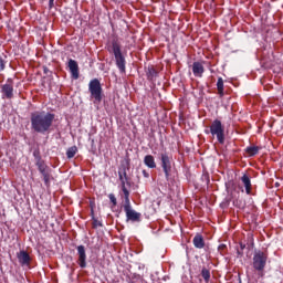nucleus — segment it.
I'll list each match as a JSON object with an SVG mask.
<instances>
[{"mask_svg": "<svg viewBox=\"0 0 283 283\" xmlns=\"http://www.w3.org/2000/svg\"><path fill=\"white\" fill-rule=\"evenodd\" d=\"M55 115L46 112L31 113V129L35 134H49L52 129Z\"/></svg>", "mask_w": 283, "mask_h": 283, "instance_id": "nucleus-1", "label": "nucleus"}, {"mask_svg": "<svg viewBox=\"0 0 283 283\" xmlns=\"http://www.w3.org/2000/svg\"><path fill=\"white\" fill-rule=\"evenodd\" d=\"M118 178L122 187V191L124 193V211L125 213H136L134 209H132V203L129 202V190L127 187H132V181H129V177L127 176V167L122 166L118 170Z\"/></svg>", "mask_w": 283, "mask_h": 283, "instance_id": "nucleus-2", "label": "nucleus"}, {"mask_svg": "<svg viewBox=\"0 0 283 283\" xmlns=\"http://www.w3.org/2000/svg\"><path fill=\"white\" fill-rule=\"evenodd\" d=\"M88 92L91 94V98H94V103H102L103 86L101 85V81L98 78L91 80L88 83Z\"/></svg>", "mask_w": 283, "mask_h": 283, "instance_id": "nucleus-3", "label": "nucleus"}, {"mask_svg": "<svg viewBox=\"0 0 283 283\" xmlns=\"http://www.w3.org/2000/svg\"><path fill=\"white\" fill-rule=\"evenodd\" d=\"M112 50L119 72H122V74H125V56L120 51V44H118L116 40L112 42Z\"/></svg>", "mask_w": 283, "mask_h": 283, "instance_id": "nucleus-4", "label": "nucleus"}, {"mask_svg": "<svg viewBox=\"0 0 283 283\" xmlns=\"http://www.w3.org/2000/svg\"><path fill=\"white\" fill-rule=\"evenodd\" d=\"M210 134L217 137L220 145H224V126L220 119H214L210 125Z\"/></svg>", "mask_w": 283, "mask_h": 283, "instance_id": "nucleus-5", "label": "nucleus"}, {"mask_svg": "<svg viewBox=\"0 0 283 283\" xmlns=\"http://www.w3.org/2000/svg\"><path fill=\"white\" fill-rule=\"evenodd\" d=\"M266 260H269V254H266V252L256 251L253 255V269L255 271H264V268L266 266Z\"/></svg>", "mask_w": 283, "mask_h": 283, "instance_id": "nucleus-6", "label": "nucleus"}, {"mask_svg": "<svg viewBox=\"0 0 283 283\" xmlns=\"http://www.w3.org/2000/svg\"><path fill=\"white\" fill-rule=\"evenodd\" d=\"M161 160V168L164 170L165 177L169 179V174H171V156L168 153H161L159 155Z\"/></svg>", "mask_w": 283, "mask_h": 283, "instance_id": "nucleus-7", "label": "nucleus"}, {"mask_svg": "<svg viewBox=\"0 0 283 283\" xmlns=\"http://www.w3.org/2000/svg\"><path fill=\"white\" fill-rule=\"evenodd\" d=\"M77 264L81 269H85L87 266V254L85 253V245L77 247Z\"/></svg>", "mask_w": 283, "mask_h": 283, "instance_id": "nucleus-8", "label": "nucleus"}, {"mask_svg": "<svg viewBox=\"0 0 283 283\" xmlns=\"http://www.w3.org/2000/svg\"><path fill=\"white\" fill-rule=\"evenodd\" d=\"M67 67L71 72L72 78L77 81V78H78V62H76L75 60L70 59Z\"/></svg>", "mask_w": 283, "mask_h": 283, "instance_id": "nucleus-9", "label": "nucleus"}, {"mask_svg": "<svg viewBox=\"0 0 283 283\" xmlns=\"http://www.w3.org/2000/svg\"><path fill=\"white\" fill-rule=\"evenodd\" d=\"M1 92L6 98H12L14 96V86H12V83H7L2 85Z\"/></svg>", "mask_w": 283, "mask_h": 283, "instance_id": "nucleus-10", "label": "nucleus"}, {"mask_svg": "<svg viewBox=\"0 0 283 283\" xmlns=\"http://www.w3.org/2000/svg\"><path fill=\"white\" fill-rule=\"evenodd\" d=\"M192 74L197 77H202V74H205V66L200 62H193L192 63Z\"/></svg>", "mask_w": 283, "mask_h": 283, "instance_id": "nucleus-11", "label": "nucleus"}, {"mask_svg": "<svg viewBox=\"0 0 283 283\" xmlns=\"http://www.w3.org/2000/svg\"><path fill=\"white\" fill-rule=\"evenodd\" d=\"M18 261L22 266H28L30 264V254L25 251H20L18 253Z\"/></svg>", "mask_w": 283, "mask_h": 283, "instance_id": "nucleus-12", "label": "nucleus"}, {"mask_svg": "<svg viewBox=\"0 0 283 283\" xmlns=\"http://www.w3.org/2000/svg\"><path fill=\"white\" fill-rule=\"evenodd\" d=\"M241 182L243 185V187H245V193L248 196H251V178H249V175L244 174L242 177H241Z\"/></svg>", "mask_w": 283, "mask_h": 283, "instance_id": "nucleus-13", "label": "nucleus"}, {"mask_svg": "<svg viewBox=\"0 0 283 283\" xmlns=\"http://www.w3.org/2000/svg\"><path fill=\"white\" fill-rule=\"evenodd\" d=\"M43 177L45 187H50V181L52 180V169L46 168L45 170L40 171Z\"/></svg>", "mask_w": 283, "mask_h": 283, "instance_id": "nucleus-14", "label": "nucleus"}, {"mask_svg": "<svg viewBox=\"0 0 283 283\" xmlns=\"http://www.w3.org/2000/svg\"><path fill=\"white\" fill-rule=\"evenodd\" d=\"M192 242L196 249H205V239L201 234H196Z\"/></svg>", "mask_w": 283, "mask_h": 283, "instance_id": "nucleus-15", "label": "nucleus"}, {"mask_svg": "<svg viewBox=\"0 0 283 283\" xmlns=\"http://www.w3.org/2000/svg\"><path fill=\"white\" fill-rule=\"evenodd\" d=\"M144 164L146 167L149 169H156V160L154 159V156L151 155H146L144 158Z\"/></svg>", "mask_w": 283, "mask_h": 283, "instance_id": "nucleus-16", "label": "nucleus"}, {"mask_svg": "<svg viewBox=\"0 0 283 283\" xmlns=\"http://www.w3.org/2000/svg\"><path fill=\"white\" fill-rule=\"evenodd\" d=\"M146 76H147L148 81H154L155 78H158V71H156V69H154V66H148V69L146 71Z\"/></svg>", "mask_w": 283, "mask_h": 283, "instance_id": "nucleus-17", "label": "nucleus"}, {"mask_svg": "<svg viewBox=\"0 0 283 283\" xmlns=\"http://www.w3.org/2000/svg\"><path fill=\"white\" fill-rule=\"evenodd\" d=\"M217 90H218L219 96L221 97L224 96V80H222V77L218 78Z\"/></svg>", "mask_w": 283, "mask_h": 283, "instance_id": "nucleus-18", "label": "nucleus"}, {"mask_svg": "<svg viewBox=\"0 0 283 283\" xmlns=\"http://www.w3.org/2000/svg\"><path fill=\"white\" fill-rule=\"evenodd\" d=\"M127 222H140V213H127Z\"/></svg>", "mask_w": 283, "mask_h": 283, "instance_id": "nucleus-19", "label": "nucleus"}, {"mask_svg": "<svg viewBox=\"0 0 283 283\" xmlns=\"http://www.w3.org/2000/svg\"><path fill=\"white\" fill-rule=\"evenodd\" d=\"M260 151V147L258 146H250L245 148V153L248 156H258V153Z\"/></svg>", "mask_w": 283, "mask_h": 283, "instance_id": "nucleus-20", "label": "nucleus"}, {"mask_svg": "<svg viewBox=\"0 0 283 283\" xmlns=\"http://www.w3.org/2000/svg\"><path fill=\"white\" fill-rule=\"evenodd\" d=\"M76 151H78V148L76 146H72L66 150L67 158H74L76 156Z\"/></svg>", "mask_w": 283, "mask_h": 283, "instance_id": "nucleus-21", "label": "nucleus"}, {"mask_svg": "<svg viewBox=\"0 0 283 283\" xmlns=\"http://www.w3.org/2000/svg\"><path fill=\"white\" fill-rule=\"evenodd\" d=\"M201 276L203 277L205 282H209L211 279V272L207 268H203L201 270Z\"/></svg>", "mask_w": 283, "mask_h": 283, "instance_id": "nucleus-22", "label": "nucleus"}, {"mask_svg": "<svg viewBox=\"0 0 283 283\" xmlns=\"http://www.w3.org/2000/svg\"><path fill=\"white\" fill-rule=\"evenodd\" d=\"M35 165H36V167H38V169H39L40 172H41V171H45V169H49V168H50V167L45 164L44 160H42V161H36Z\"/></svg>", "mask_w": 283, "mask_h": 283, "instance_id": "nucleus-23", "label": "nucleus"}, {"mask_svg": "<svg viewBox=\"0 0 283 283\" xmlns=\"http://www.w3.org/2000/svg\"><path fill=\"white\" fill-rule=\"evenodd\" d=\"M109 201L112 203V209H114V207H116V205H118V201L116 199V196L114 193H109L108 195Z\"/></svg>", "mask_w": 283, "mask_h": 283, "instance_id": "nucleus-24", "label": "nucleus"}, {"mask_svg": "<svg viewBox=\"0 0 283 283\" xmlns=\"http://www.w3.org/2000/svg\"><path fill=\"white\" fill-rule=\"evenodd\" d=\"M92 218H93V227H94V229H98V227H103V223L98 219H96L95 214H92Z\"/></svg>", "mask_w": 283, "mask_h": 283, "instance_id": "nucleus-25", "label": "nucleus"}, {"mask_svg": "<svg viewBox=\"0 0 283 283\" xmlns=\"http://www.w3.org/2000/svg\"><path fill=\"white\" fill-rule=\"evenodd\" d=\"M33 156L35 158V163H41L43 159L41 158V153L39 150L33 151Z\"/></svg>", "mask_w": 283, "mask_h": 283, "instance_id": "nucleus-26", "label": "nucleus"}, {"mask_svg": "<svg viewBox=\"0 0 283 283\" xmlns=\"http://www.w3.org/2000/svg\"><path fill=\"white\" fill-rule=\"evenodd\" d=\"M6 70V61L3 57L0 56V72H3Z\"/></svg>", "mask_w": 283, "mask_h": 283, "instance_id": "nucleus-27", "label": "nucleus"}, {"mask_svg": "<svg viewBox=\"0 0 283 283\" xmlns=\"http://www.w3.org/2000/svg\"><path fill=\"white\" fill-rule=\"evenodd\" d=\"M49 8L52 10L54 8V0H49Z\"/></svg>", "mask_w": 283, "mask_h": 283, "instance_id": "nucleus-28", "label": "nucleus"}, {"mask_svg": "<svg viewBox=\"0 0 283 283\" xmlns=\"http://www.w3.org/2000/svg\"><path fill=\"white\" fill-rule=\"evenodd\" d=\"M142 174H143L144 178H149V172L147 170H143Z\"/></svg>", "mask_w": 283, "mask_h": 283, "instance_id": "nucleus-29", "label": "nucleus"}, {"mask_svg": "<svg viewBox=\"0 0 283 283\" xmlns=\"http://www.w3.org/2000/svg\"><path fill=\"white\" fill-rule=\"evenodd\" d=\"M49 70L48 67H44V74H48Z\"/></svg>", "mask_w": 283, "mask_h": 283, "instance_id": "nucleus-30", "label": "nucleus"}, {"mask_svg": "<svg viewBox=\"0 0 283 283\" xmlns=\"http://www.w3.org/2000/svg\"><path fill=\"white\" fill-rule=\"evenodd\" d=\"M74 1H78V0H74Z\"/></svg>", "mask_w": 283, "mask_h": 283, "instance_id": "nucleus-31", "label": "nucleus"}]
</instances>
